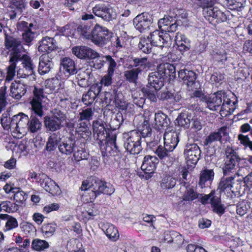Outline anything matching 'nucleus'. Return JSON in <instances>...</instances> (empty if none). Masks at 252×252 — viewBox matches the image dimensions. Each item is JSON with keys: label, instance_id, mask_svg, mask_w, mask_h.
<instances>
[{"label": "nucleus", "instance_id": "obj_55", "mask_svg": "<svg viewBox=\"0 0 252 252\" xmlns=\"http://www.w3.org/2000/svg\"><path fill=\"white\" fill-rule=\"evenodd\" d=\"M27 198V194L23 191H18L14 195V199L18 204H12V206L14 207V210L17 211L18 209V206L23 204Z\"/></svg>", "mask_w": 252, "mask_h": 252}, {"label": "nucleus", "instance_id": "obj_4", "mask_svg": "<svg viewBox=\"0 0 252 252\" xmlns=\"http://www.w3.org/2000/svg\"><path fill=\"white\" fill-rule=\"evenodd\" d=\"M113 36V33L107 28L95 23L90 39L96 45L102 47L111 41Z\"/></svg>", "mask_w": 252, "mask_h": 252}, {"label": "nucleus", "instance_id": "obj_12", "mask_svg": "<svg viewBox=\"0 0 252 252\" xmlns=\"http://www.w3.org/2000/svg\"><path fill=\"white\" fill-rule=\"evenodd\" d=\"M82 19L87 21L82 24L77 28V30L80 34L84 38L90 39L92 35L91 27L96 23L95 16L91 13H85L82 15Z\"/></svg>", "mask_w": 252, "mask_h": 252}, {"label": "nucleus", "instance_id": "obj_43", "mask_svg": "<svg viewBox=\"0 0 252 252\" xmlns=\"http://www.w3.org/2000/svg\"><path fill=\"white\" fill-rule=\"evenodd\" d=\"M222 101L220 111V115L226 116L231 115L235 110L234 107L232 105L231 100L226 96L225 94H223Z\"/></svg>", "mask_w": 252, "mask_h": 252}, {"label": "nucleus", "instance_id": "obj_23", "mask_svg": "<svg viewBox=\"0 0 252 252\" xmlns=\"http://www.w3.org/2000/svg\"><path fill=\"white\" fill-rule=\"evenodd\" d=\"M210 203L211 205L212 211L219 216H221L225 212V207L221 201L220 193H216L215 191L211 192Z\"/></svg>", "mask_w": 252, "mask_h": 252}, {"label": "nucleus", "instance_id": "obj_57", "mask_svg": "<svg viewBox=\"0 0 252 252\" xmlns=\"http://www.w3.org/2000/svg\"><path fill=\"white\" fill-rule=\"evenodd\" d=\"M199 194L192 187H187L183 195V199L186 201H192L198 197Z\"/></svg>", "mask_w": 252, "mask_h": 252}, {"label": "nucleus", "instance_id": "obj_56", "mask_svg": "<svg viewBox=\"0 0 252 252\" xmlns=\"http://www.w3.org/2000/svg\"><path fill=\"white\" fill-rule=\"evenodd\" d=\"M250 203L247 200L239 201L237 204L236 212L241 216H244L250 209Z\"/></svg>", "mask_w": 252, "mask_h": 252}, {"label": "nucleus", "instance_id": "obj_61", "mask_svg": "<svg viewBox=\"0 0 252 252\" xmlns=\"http://www.w3.org/2000/svg\"><path fill=\"white\" fill-rule=\"evenodd\" d=\"M114 73L107 72V73L102 77L99 83L94 84V85H98V86H99L101 92L102 86H109L112 84V77Z\"/></svg>", "mask_w": 252, "mask_h": 252}, {"label": "nucleus", "instance_id": "obj_14", "mask_svg": "<svg viewBox=\"0 0 252 252\" xmlns=\"http://www.w3.org/2000/svg\"><path fill=\"white\" fill-rule=\"evenodd\" d=\"M134 122L137 125V131L139 132L141 138L148 139L151 137L152 132L149 118L145 116H139L134 118Z\"/></svg>", "mask_w": 252, "mask_h": 252}, {"label": "nucleus", "instance_id": "obj_2", "mask_svg": "<svg viewBox=\"0 0 252 252\" xmlns=\"http://www.w3.org/2000/svg\"><path fill=\"white\" fill-rule=\"evenodd\" d=\"M80 189L87 192L91 200H94L101 193L111 195L115 191L112 185L96 177H91L83 181Z\"/></svg>", "mask_w": 252, "mask_h": 252}, {"label": "nucleus", "instance_id": "obj_18", "mask_svg": "<svg viewBox=\"0 0 252 252\" xmlns=\"http://www.w3.org/2000/svg\"><path fill=\"white\" fill-rule=\"evenodd\" d=\"M72 50L73 54L81 59H95L100 57L98 53L85 46H75Z\"/></svg>", "mask_w": 252, "mask_h": 252}, {"label": "nucleus", "instance_id": "obj_50", "mask_svg": "<svg viewBox=\"0 0 252 252\" xmlns=\"http://www.w3.org/2000/svg\"><path fill=\"white\" fill-rule=\"evenodd\" d=\"M31 246L33 250L41 252L48 248L49 245L46 241L36 238L32 240Z\"/></svg>", "mask_w": 252, "mask_h": 252}, {"label": "nucleus", "instance_id": "obj_29", "mask_svg": "<svg viewBox=\"0 0 252 252\" xmlns=\"http://www.w3.org/2000/svg\"><path fill=\"white\" fill-rule=\"evenodd\" d=\"M101 95L100 88L98 85H92L86 94H84L82 101L84 104L89 105L92 104L95 98Z\"/></svg>", "mask_w": 252, "mask_h": 252}, {"label": "nucleus", "instance_id": "obj_21", "mask_svg": "<svg viewBox=\"0 0 252 252\" xmlns=\"http://www.w3.org/2000/svg\"><path fill=\"white\" fill-rule=\"evenodd\" d=\"M28 88V85L21 81L12 82L10 87V95L15 99L19 100L24 96Z\"/></svg>", "mask_w": 252, "mask_h": 252}, {"label": "nucleus", "instance_id": "obj_6", "mask_svg": "<svg viewBox=\"0 0 252 252\" xmlns=\"http://www.w3.org/2000/svg\"><path fill=\"white\" fill-rule=\"evenodd\" d=\"M33 93V96L30 102L32 109L36 115L41 117L44 114L43 105L45 103H46L48 98L42 88L34 87Z\"/></svg>", "mask_w": 252, "mask_h": 252}, {"label": "nucleus", "instance_id": "obj_13", "mask_svg": "<svg viewBox=\"0 0 252 252\" xmlns=\"http://www.w3.org/2000/svg\"><path fill=\"white\" fill-rule=\"evenodd\" d=\"M34 25L32 23H29L26 21H21L17 24V29L23 32L22 35L24 44L30 46L32 42L35 37V32L33 30Z\"/></svg>", "mask_w": 252, "mask_h": 252}, {"label": "nucleus", "instance_id": "obj_25", "mask_svg": "<svg viewBox=\"0 0 252 252\" xmlns=\"http://www.w3.org/2000/svg\"><path fill=\"white\" fill-rule=\"evenodd\" d=\"M171 150L167 148L165 145H159L155 148V153L158 156L163 164L169 166L174 160V158L171 154Z\"/></svg>", "mask_w": 252, "mask_h": 252}, {"label": "nucleus", "instance_id": "obj_27", "mask_svg": "<svg viewBox=\"0 0 252 252\" xmlns=\"http://www.w3.org/2000/svg\"><path fill=\"white\" fill-rule=\"evenodd\" d=\"M60 73L65 77H68L77 71L74 62L69 58H63L61 61Z\"/></svg>", "mask_w": 252, "mask_h": 252}, {"label": "nucleus", "instance_id": "obj_51", "mask_svg": "<svg viewBox=\"0 0 252 252\" xmlns=\"http://www.w3.org/2000/svg\"><path fill=\"white\" fill-rule=\"evenodd\" d=\"M42 126V124L38 119L35 117H31L29 119L27 130L32 133L37 132Z\"/></svg>", "mask_w": 252, "mask_h": 252}, {"label": "nucleus", "instance_id": "obj_26", "mask_svg": "<svg viewBox=\"0 0 252 252\" xmlns=\"http://www.w3.org/2000/svg\"><path fill=\"white\" fill-rule=\"evenodd\" d=\"M29 117L24 113H19L15 115L13 122L15 123L14 132L22 133L28 129L29 123Z\"/></svg>", "mask_w": 252, "mask_h": 252}, {"label": "nucleus", "instance_id": "obj_37", "mask_svg": "<svg viewBox=\"0 0 252 252\" xmlns=\"http://www.w3.org/2000/svg\"><path fill=\"white\" fill-rule=\"evenodd\" d=\"M155 127L160 130L167 127L170 124V120L168 116L161 111L155 114Z\"/></svg>", "mask_w": 252, "mask_h": 252}, {"label": "nucleus", "instance_id": "obj_24", "mask_svg": "<svg viewBox=\"0 0 252 252\" xmlns=\"http://www.w3.org/2000/svg\"><path fill=\"white\" fill-rule=\"evenodd\" d=\"M52 59V55L48 54H44L40 57L38 71L40 74H46L53 68Z\"/></svg>", "mask_w": 252, "mask_h": 252}, {"label": "nucleus", "instance_id": "obj_20", "mask_svg": "<svg viewBox=\"0 0 252 252\" xmlns=\"http://www.w3.org/2000/svg\"><path fill=\"white\" fill-rule=\"evenodd\" d=\"M77 144H79V142L72 137L61 140L59 151L62 155L70 156L77 148Z\"/></svg>", "mask_w": 252, "mask_h": 252}, {"label": "nucleus", "instance_id": "obj_64", "mask_svg": "<svg viewBox=\"0 0 252 252\" xmlns=\"http://www.w3.org/2000/svg\"><path fill=\"white\" fill-rule=\"evenodd\" d=\"M56 224L53 223L44 224L41 228L42 232L44 236L49 237L54 234L56 230Z\"/></svg>", "mask_w": 252, "mask_h": 252}, {"label": "nucleus", "instance_id": "obj_52", "mask_svg": "<svg viewBox=\"0 0 252 252\" xmlns=\"http://www.w3.org/2000/svg\"><path fill=\"white\" fill-rule=\"evenodd\" d=\"M190 123V118H189L188 114L186 113H181L175 121L176 125L185 128H188L189 126Z\"/></svg>", "mask_w": 252, "mask_h": 252}, {"label": "nucleus", "instance_id": "obj_60", "mask_svg": "<svg viewBox=\"0 0 252 252\" xmlns=\"http://www.w3.org/2000/svg\"><path fill=\"white\" fill-rule=\"evenodd\" d=\"M111 40H112L111 41L112 45L118 50L125 47L126 44L125 38L121 35L118 36L113 34Z\"/></svg>", "mask_w": 252, "mask_h": 252}, {"label": "nucleus", "instance_id": "obj_62", "mask_svg": "<svg viewBox=\"0 0 252 252\" xmlns=\"http://www.w3.org/2000/svg\"><path fill=\"white\" fill-rule=\"evenodd\" d=\"M94 112L92 108H88L79 112L78 121H86L87 122L92 119Z\"/></svg>", "mask_w": 252, "mask_h": 252}, {"label": "nucleus", "instance_id": "obj_11", "mask_svg": "<svg viewBox=\"0 0 252 252\" xmlns=\"http://www.w3.org/2000/svg\"><path fill=\"white\" fill-rule=\"evenodd\" d=\"M92 12L98 17L106 22H110L116 18L114 9L108 4L99 3L92 8Z\"/></svg>", "mask_w": 252, "mask_h": 252}, {"label": "nucleus", "instance_id": "obj_15", "mask_svg": "<svg viewBox=\"0 0 252 252\" xmlns=\"http://www.w3.org/2000/svg\"><path fill=\"white\" fill-rule=\"evenodd\" d=\"M203 12L206 19L212 24L224 22L227 19L226 15L217 7L204 8Z\"/></svg>", "mask_w": 252, "mask_h": 252}, {"label": "nucleus", "instance_id": "obj_22", "mask_svg": "<svg viewBox=\"0 0 252 252\" xmlns=\"http://www.w3.org/2000/svg\"><path fill=\"white\" fill-rule=\"evenodd\" d=\"M56 41L54 38L45 36L38 42V51L41 53H47L49 55L57 49Z\"/></svg>", "mask_w": 252, "mask_h": 252}, {"label": "nucleus", "instance_id": "obj_54", "mask_svg": "<svg viewBox=\"0 0 252 252\" xmlns=\"http://www.w3.org/2000/svg\"><path fill=\"white\" fill-rule=\"evenodd\" d=\"M176 184V179L172 176H166L161 181L160 186L163 189H170L174 188Z\"/></svg>", "mask_w": 252, "mask_h": 252}, {"label": "nucleus", "instance_id": "obj_59", "mask_svg": "<svg viewBox=\"0 0 252 252\" xmlns=\"http://www.w3.org/2000/svg\"><path fill=\"white\" fill-rule=\"evenodd\" d=\"M13 240L22 250L23 249H26L30 246V240L28 238L24 239L19 234H14Z\"/></svg>", "mask_w": 252, "mask_h": 252}, {"label": "nucleus", "instance_id": "obj_63", "mask_svg": "<svg viewBox=\"0 0 252 252\" xmlns=\"http://www.w3.org/2000/svg\"><path fill=\"white\" fill-rule=\"evenodd\" d=\"M214 173L212 170L205 169L201 173L199 184L201 185L209 180L213 179Z\"/></svg>", "mask_w": 252, "mask_h": 252}, {"label": "nucleus", "instance_id": "obj_53", "mask_svg": "<svg viewBox=\"0 0 252 252\" xmlns=\"http://www.w3.org/2000/svg\"><path fill=\"white\" fill-rule=\"evenodd\" d=\"M27 3L25 0H10L9 8L17 11L21 14L26 9Z\"/></svg>", "mask_w": 252, "mask_h": 252}, {"label": "nucleus", "instance_id": "obj_5", "mask_svg": "<svg viewBox=\"0 0 252 252\" xmlns=\"http://www.w3.org/2000/svg\"><path fill=\"white\" fill-rule=\"evenodd\" d=\"M4 36V46L6 49L11 52L9 57L20 58L24 54L21 52L23 48L21 39L8 33L5 30L3 31Z\"/></svg>", "mask_w": 252, "mask_h": 252}, {"label": "nucleus", "instance_id": "obj_38", "mask_svg": "<svg viewBox=\"0 0 252 252\" xmlns=\"http://www.w3.org/2000/svg\"><path fill=\"white\" fill-rule=\"evenodd\" d=\"M175 42L178 50L182 53L190 48V41L184 34L178 33L175 37Z\"/></svg>", "mask_w": 252, "mask_h": 252}, {"label": "nucleus", "instance_id": "obj_40", "mask_svg": "<svg viewBox=\"0 0 252 252\" xmlns=\"http://www.w3.org/2000/svg\"><path fill=\"white\" fill-rule=\"evenodd\" d=\"M44 125L46 131L54 132L61 129L62 123L51 116L44 118Z\"/></svg>", "mask_w": 252, "mask_h": 252}, {"label": "nucleus", "instance_id": "obj_31", "mask_svg": "<svg viewBox=\"0 0 252 252\" xmlns=\"http://www.w3.org/2000/svg\"><path fill=\"white\" fill-rule=\"evenodd\" d=\"M157 70L160 75L164 77V80L168 77L170 80H173L176 77V68L173 64L163 63L157 66Z\"/></svg>", "mask_w": 252, "mask_h": 252}, {"label": "nucleus", "instance_id": "obj_48", "mask_svg": "<svg viewBox=\"0 0 252 252\" xmlns=\"http://www.w3.org/2000/svg\"><path fill=\"white\" fill-rule=\"evenodd\" d=\"M139 71L134 68L127 69L124 72V77L126 80L131 83L136 84L138 79Z\"/></svg>", "mask_w": 252, "mask_h": 252}, {"label": "nucleus", "instance_id": "obj_46", "mask_svg": "<svg viewBox=\"0 0 252 252\" xmlns=\"http://www.w3.org/2000/svg\"><path fill=\"white\" fill-rule=\"evenodd\" d=\"M15 115L11 118L10 117V114L8 112H6L2 114L1 117V124L5 130L11 129L13 132H14V127L15 123L13 122Z\"/></svg>", "mask_w": 252, "mask_h": 252}, {"label": "nucleus", "instance_id": "obj_3", "mask_svg": "<svg viewBox=\"0 0 252 252\" xmlns=\"http://www.w3.org/2000/svg\"><path fill=\"white\" fill-rule=\"evenodd\" d=\"M225 155L222 170L223 175L227 176L236 172L241 158L237 150L230 146H227L225 148Z\"/></svg>", "mask_w": 252, "mask_h": 252}, {"label": "nucleus", "instance_id": "obj_34", "mask_svg": "<svg viewBox=\"0 0 252 252\" xmlns=\"http://www.w3.org/2000/svg\"><path fill=\"white\" fill-rule=\"evenodd\" d=\"M178 77L188 87H191L197 79V74L192 70L181 69L178 72Z\"/></svg>", "mask_w": 252, "mask_h": 252}, {"label": "nucleus", "instance_id": "obj_19", "mask_svg": "<svg viewBox=\"0 0 252 252\" xmlns=\"http://www.w3.org/2000/svg\"><path fill=\"white\" fill-rule=\"evenodd\" d=\"M239 131L241 133L238 135V139L240 144L245 147L249 148L252 151V141L250 140L248 135L242 134L250 132V135L252 138V126L248 124H243L240 126Z\"/></svg>", "mask_w": 252, "mask_h": 252}, {"label": "nucleus", "instance_id": "obj_35", "mask_svg": "<svg viewBox=\"0 0 252 252\" xmlns=\"http://www.w3.org/2000/svg\"><path fill=\"white\" fill-rule=\"evenodd\" d=\"M179 133L175 131L165 132L164 134V145L173 151L179 141Z\"/></svg>", "mask_w": 252, "mask_h": 252}, {"label": "nucleus", "instance_id": "obj_1", "mask_svg": "<svg viewBox=\"0 0 252 252\" xmlns=\"http://www.w3.org/2000/svg\"><path fill=\"white\" fill-rule=\"evenodd\" d=\"M93 132L94 136L103 143V140L108 138L105 144H103L101 147L102 156L104 162L108 161L109 157L118 156L120 151L116 145V134L109 135L106 129L102 122L96 121L93 123Z\"/></svg>", "mask_w": 252, "mask_h": 252}, {"label": "nucleus", "instance_id": "obj_7", "mask_svg": "<svg viewBox=\"0 0 252 252\" xmlns=\"http://www.w3.org/2000/svg\"><path fill=\"white\" fill-rule=\"evenodd\" d=\"M128 137L124 143L126 149L130 154H138L142 150V138L137 130H132L128 133Z\"/></svg>", "mask_w": 252, "mask_h": 252}, {"label": "nucleus", "instance_id": "obj_42", "mask_svg": "<svg viewBox=\"0 0 252 252\" xmlns=\"http://www.w3.org/2000/svg\"><path fill=\"white\" fill-rule=\"evenodd\" d=\"M132 61L133 64L129 66L131 68L134 67L140 73L150 66V63L147 57L132 58Z\"/></svg>", "mask_w": 252, "mask_h": 252}, {"label": "nucleus", "instance_id": "obj_9", "mask_svg": "<svg viewBox=\"0 0 252 252\" xmlns=\"http://www.w3.org/2000/svg\"><path fill=\"white\" fill-rule=\"evenodd\" d=\"M201 151L200 147L195 143H188L184 150V155L189 166L193 167L200 159Z\"/></svg>", "mask_w": 252, "mask_h": 252}, {"label": "nucleus", "instance_id": "obj_58", "mask_svg": "<svg viewBox=\"0 0 252 252\" xmlns=\"http://www.w3.org/2000/svg\"><path fill=\"white\" fill-rule=\"evenodd\" d=\"M212 57L214 61L221 64H223L228 59L226 53L224 50L213 51Z\"/></svg>", "mask_w": 252, "mask_h": 252}, {"label": "nucleus", "instance_id": "obj_32", "mask_svg": "<svg viewBox=\"0 0 252 252\" xmlns=\"http://www.w3.org/2000/svg\"><path fill=\"white\" fill-rule=\"evenodd\" d=\"M223 94H225L218 92L210 96L206 101V107L211 111L217 110L222 104Z\"/></svg>", "mask_w": 252, "mask_h": 252}, {"label": "nucleus", "instance_id": "obj_47", "mask_svg": "<svg viewBox=\"0 0 252 252\" xmlns=\"http://www.w3.org/2000/svg\"><path fill=\"white\" fill-rule=\"evenodd\" d=\"M153 46L148 36L140 38L138 48L143 53L147 54H150L152 52Z\"/></svg>", "mask_w": 252, "mask_h": 252}, {"label": "nucleus", "instance_id": "obj_10", "mask_svg": "<svg viewBox=\"0 0 252 252\" xmlns=\"http://www.w3.org/2000/svg\"><path fill=\"white\" fill-rule=\"evenodd\" d=\"M21 62L23 68H20L17 71V76L19 78H29L30 80H35L34 66L31 58L26 54L19 59Z\"/></svg>", "mask_w": 252, "mask_h": 252}, {"label": "nucleus", "instance_id": "obj_49", "mask_svg": "<svg viewBox=\"0 0 252 252\" xmlns=\"http://www.w3.org/2000/svg\"><path fill=\"white\" fill-rule=\"evenodd\" d=\"M226 4L230 9L243 11L245 10V0H225Z\"/></svg>", "mask_w": 252, "mask_h": 252}, {"label": "nucleus", "instance_id": "obj_30", "mask_svg": "<svg viewBox=\"0 0 252 252\" xmlns=\"http://www.w3.org/2000/svg\"><path fill=\"white\" fill-rule=\"evenodd\" d=\"M228 134L227 127L222 126L218 129L217 132L211 133L204 142V145L210 147L213 143L217 141H220L223 136H227Z\"/></svg>", "mask_w": 252, "mask_h": 252}, {"label": "nucleus", "instance_id": "obj_16", "mask_svg": "<svg viewBox=\"0 0 252 252\" xmlns=\"http://www.w3.org/2000/svg\"><path fill=\"white\" fill-rule=\"evenodd\" d=\"M153 22L152 15L147 12L138 14L133 20L135 28L140 32L148 30Z\"/></svg>", "mask_w": 252, "mask_h": 252}, {"label": "nucleus", "instance_id": "obj_17", "mask_svg": "<svg viewBox=\"0 0 252 252\" xmlns=\"http://www.w3.org/2000/svg\"><path fill=\"white\" fill-rule=\"evenodd\" d=\"M235 177L230 176L225 177L224 176L222 177L220 182L218 189L220 192H224L227 194L228 196L231 195V193H234L238 191L240 186L234 188L235 183L234 182Z\"/></svg>", "mask_w": 252, "mask_h": 252}, {"label": "nucleus", "instance_id": "obj_39", "mask_svg": "<svg viewBox=\"0 0 252 252\" xmlns=\"http://www.w3.org/2000/svg\"><path fill=\"white\" fill-rule=\"evenodd\" d=\"M9 65L6 68V75L5 79V83H9L12 81L15 76L16 67L17 63L19 62V59L17 57L12 58L9 57Z\"/></svg>", "mask_w": 252, "mask_h": 252}, {"label": "nucleus", "instance_id": "obj_8", "mask_svg": "<svg viewBox=\"0 0 252 252\" xmlns=\"http://www.w3.org/2000/svg\"><path fill=\"white\" fill-rule=\"evenodd\" d=\"M174 35L167 32L155 30L148 36L154 46L169 47L172 44Z\"/></svg>", "mask_w": 252, "mask_h": 252}, {"label": "nucleus", "instance_id": "obj_44", "mask_svg": "<svg viewBox=\"0 0 252 252\" xmlns=\"http://www.w3.org/2000/svg\"><path fill=\"white\" fill-rule=\"evenodd\" d=\"M41 186L47 192L52 194H55L59 191V187L56 183L48 177L43 179Z\"/></svg>", "mask_w": 252, "mask_h": 252}, {"label": "nucleus", "instance_id": "obj_36", "mask_svg": "<svg viewBox=\"0 0 252 252\" xmlns=\"http://www.w3.org/2000/svg\"><path fill=\"white\" fill-rule=\"evenodd\" d=\"M61 140V138L58 136L57 133H52L47 139L45 150L48 154L54 153L56 151L57 148L59 149Z\"/></svg>", "mask_w": 252, "mask_h": 252}, {"label": "nucleus", "instance_id": "obj_41", "mask_svg": "<svg viewBox=\"0 0 252 252\" xmlns=\"http://www.w3.org/2000/svg\"><path fill=\"white\" fill-rule=\"evenodd\" d=\"M75 74H77L76 79L79 86L86 87L89 85V80L91 74V71L89 69H79Z\"/></svg>", "mask_w": 252, "mask_h": 252}, {"label": "nucleus", "instance_id": "obj_33", "mask_svg": "<svg viewBox=\"0 0 252 252\" xmlns=\"http://www.w3.org/2000/svg\"><path fill=\"white\" fill-rule=\"evenodd\" d=\"M158 71L150 73L148 75V85L155 90H159L164 85V77L160 75Z\"/></svg>", "mask_w": 252, "mask_h": 252}, {"label": "nucleus", "instance_id": "obj_45", "mask_svg": "<svg viewBox=\"0 0 252 252\" xmlns=\"http://www.w3.org/2000/svg\"><path fill=\"white\" fill-rule=\"evenodd\" d=\"M102 229L110 240L115 241L119 238V231L114 225L107 223L104 224Z\"/></svg>", "mask_w": 252, "mask_h": 252}, {"label": "nucleus", "instance_id": "obj_28", "mask_svg": "<svg viewBox=\"0 0 252 252\" xmlns=\"http://www.w3.org/2000/svg\"><path fill=\"white\" fill-rule=\"evenodd\" d=\"M159 160L156 156L147 155L144 158L141 168L145 174H152Z\"/></svg>", "mask_w": 252, "mask_h": 252}]
</instances>
